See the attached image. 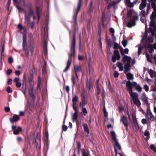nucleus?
I'll return each instance as SVG.
<instances>
[{"mask_svg": "<svg viewBox=\"0 0 156 156\" xmlns=\"http://www.w3.org/2000/svg\"><path fill=\"white\" fill-rule=\"evenodd\" d=\"M151 6L154 11L150 16L151 21L150 23V28L152 29L153 27L154 30H156V24H155L156 22V5L154 3L152 2Z\"/></svg>", "mask_w": 156, "mask_h": 156, "instance_id": "obj_1", "label": "nucleus"}, {"mask_svg": "<svg viewBox=\"0 0 156 156\" xmlns=\"http://www.w3.org/2000/svg\"><path fill=\"white\" fill-rule=\"evenodd\" d=\"M23 47L27 55L28 56L29 55V51H30L32 54L34 51L33 48L30 45L28 47H27L26 43V36L25 34L23 35Z\"/></svg>", "mask_w": 156, "mask_h": 156, "instance_id": "obj_2", "label": "nucleus"}, {"mask_svg": "<svg viewBox=\"0 0 156 156\" xmlns=\"http://www.w3.org/2000/svg\"><path fill=\"white\" fill-rule=\"evenodd\" d=\"M126 84L129 93L132 98L131 100L138 98L139 97L138 94L136 92H133L132 91V89L133 87H132L131 83L129 81H128L126 82Z\"/></svg>", "mask_w": 156, "mask_h": 156, "instance_id": "obj_3", "label": "nucleus"}, {"mask_svg": "<svg viewBox=\"0 0 156 156\" xmlns=\"http://www.w3.org/2000/svg\"><path fill=\"white\" fill-rule=\"evenodd\" d=\"M11 127L12 130H13V133L15 135H18L22 131V128L20 126H12Z\"/></svg>", "mask_w": 156, "mask_h": 156, "instance_id": "obj_4", "label": "nucleus"}, {"mask_svg": "<svg viewBox=\"0 0 156 156\" xmlns=\"http://www.w3.org/2000/svg\"><path fill=\"white\" fill-rule=\"evenodd\" d=\"M114 55L112 57V61L113 62H115L116 59L119 60L120 58V56L119 51L117 50L114 51Z\"/></svg>", "mask_w": 156, "mask_h": 156, "instance_id": "obj_5", "label": "nucleus"}, {"mask_svg": "<svg viewBox=\"0 0 156 156\" xmlns=\"http://www.w3.org/2000/svg\"><path fill=\"white\" fill-rule=\"evenodd\" d=\"M136 16L133 18V20L129 22L127 24V26L129 27H131L135 25V21L137 20L138 19V16L136 12L135 13Z\"/></svg>", "mask_w": 156, "mask_h": 156, "instance_id": "obj_6", "label": "nucleus"}, {"mask_svg": "<svg viewBox=\"0 0 156 156\" xmlns=\"http://www.w3.org/2000/svg\"><path fill=\"white\" fill-rule=\"evenodd\" d=\"M112 139L114 141V144L115 146H119L120 145L117 141L116 134L114 131L111 132Z\"/></svg>", "mask_w": 156, "mask_h": 156, "instance_id": "obj_7", "label": "nucleus"}, {"mask_svg": "<svg viewBox=\"0 0 156 156\" xmlns=\"http://www.w3.org/2000/svg\"><path fill=\"white\" fill-rule=\"evenodd\" d=\"M148 98L145 93H142L140 95V99L145 104L148 103Z\"/></svg>", "mask_w": 156, "mask_h": 156, "instance_id": "obj_8", "label": "nucleus"}, {"mask_svg": "<svg viewBox=\"0 0 156 156\" xmlns=\"http://www.w3.org/2000/svg\"><path fill=\"white\" fill-rule=\"evenodd\" d=\"M75 39H73L72 46L71 48V53L70 54V57L73 56L74 54L75 46Z\"/></svg>", "mask_w": 156, "mask_h": 156, "instance_id": "obj_9", "label": "nucleus"}, {"mask_svg": "<svg viewBox=\"0 0 156 156\" xmlns=\"http://www.w3.org/2000/svg\"><path fill=\"white\" fill-rule=\"evenodd\" d=\"M132 84V87H133V86H135L136 88V90L138 92H140L142 90V87L139 85L137 84L136 82H133Z\"/></svg>", "mask_w": 156, "mask_h": 156, "instance_id": "obj_10", "label": "nucleus"}, {"mask_svg": "<svg viewBox=\"0 0 156 156\" xmlns=\"http://www.w3.org/2000/svg\"><path fill=\"white\" fill-rule=\"evenodd\" d=\"M122 60L124 62H126V64H130L131 58L129 56L125 55L122 58Z\"/></svg>", "mask_w": 156, "mask_h": 156, "instance_id": "obj_11", "label": "nucleus"}, {"mask_svg": "<svg viewBox=\"0 0 156 156\" xmlns=\"http://www.w3.org/2000/svg\"><path fill=\"white\" fill-rule=\"evenodd\" d=\"M10 120L12 123L18 121L20 119L19 116L17 115H14L12 118H10Z\"/></svg>", "mask_w": 156, "mask_h": 156, "instance_id": "obj_12", "label": "nucleus"}, {"mask_svg": "<svg viewBox=\"0 0 156 156\" xmlns=\"http://www.w3.org/2000/svg\"><path fill=\"white\" fill-rule=\"evenodd\" d=\"M148 72L149 73L150 76L152 78L156 77V73L155 72L150 69H148Z\"/></svg>", "mask_w": 156, "mask_h": 156, "instance_id": "obj_13", "label": "nucleus"}, {"mask_svg": "<svg viewBox=\"0 0 156 156\" xmlns=\"http://www.w3.org/2000/svg\"><path fill=\"white\" fill-rule=\"evenodd\" d=\"M146 116L149 120L151 121H153L154 120V116L151 112H147Z\"/></svg>", "mask_w": 156, "mask_h": 156, "instance_id": "obj_14", "label": "nucleus"}, {"mask_svg": "<svg viewBox=\"0 0 156 156\" xmlns=\"http://www.w3.org/2000/svg\"><path fill=\"white\" fill-rule=\"evenodd\" d=\"M131 102H133L134 104L137 106H140L141 105L140 101L138 98L133 100H131Z\"/></svg>", "mask_w": 156, "mask_h": 156, "instance_id": "obj_15", "label": "nucleus"}, {"mask_svg": "<svg viewBox=\"0 0 156 156\" xmlns=\"http://www.w3.org/2000/svg\"><path fill=\"white\" fill-rule=\"evenodd\" d=\"M124 72L126 73L129 71L130 70V64H126L124 66Z\"/></svg>", "mask_w": 156, "mask_h": 156, "instance_id": "obj_16", "label": "nucleus"}, {"mask_svg": "<svg viewBox=\"0 0 156 156\" xmlns=\"http://www.w3.org/2000/svg\"><path fill=\"white\" fill-rule=\"evenodd\" d=\"M132 127L133 129L135 131L138 129L139 126L137 122V120H136V122H133V123L132 125Z\"/></svg>", "mask_w": 156, "mask_h": 156, "instance_id": "obj_17", "label": "nucleus"}, {"mask_svg": "<svg viewBox=\"0 0 156 156\" xmlns=\"http://www.w3.org/2000/svg\"><path fill=\"white\" fill-rule=\"evenodd\" d=\"M146 0H142V3L140 5L139 9L141 10L144 8L146 6Z\"/></svg>", "mask_w": 156, "mask_h": 156, "instance_id": "obj_18", "label": "nucleus"}, {"mask_svg": "<svg viewBox=\"0 0 156 156\" xmlns=\"http://www.w3.org/2000/svg\"><path fill=\"white\" fill-rule=\"evenodd\" d=\"M154 49H156V44H154L153 46L151 44H149L148 48H149V51L150 53H152L153 51V50L152 49V48Z\"/></svg>", "mask_w": 156, "mask_h": 156, "instance_id": "obj_19", "label": "nucleus"}, {"mask_svg": "<svg viewBox=\"0 0 156 156\" xmlns=\"http://www.w3.org/2000/svg\"><path fill=\"white\" fill-rule=\"evenodd\" d=\"M117 65V67L119 68V70L120 71H122L123 70L122 64L121 63L119 62H118Z\"/></svg>", "mask_w": 156, "mask_h": 156, "instance_id": "obj_20", "label": "nucleus"}, {"mask_svg": "<svg viewBox=\"0 0 156 156\" xmlns=\"http://www.w3.org/2000/svg\"><path fill=\"white\" fill-rule=\"evenodd\" d=\"M122 120L124 126H127L128 125L127 119L124 116H123L122 118Z\"/></svg>", "mask_w": 156, "mask_h": 156, "instance_id": "obj_21", "label": "nucleus"}, {"mask_svg": "<svg viewBox=\"0 0 156 156\" xmlns=\"http://www.w3.org/2000/svg\"><path fill=\"white\" fill-rule=\"evenodd\" d=\"M125 2L128 6L130 7H133V4L131 3L130 0H125Z\"/></svg>", "mask_w": 156, "mask_h": 156, "instance_id": "obj_22", "label": "nucleus"}, {"mask_svg": "<svg viewBox=\"0 0 156 156\" xmlns=\"http://www.w3.org/2000/svg\"><path fill=\"white\" fill-rule=\"evenodd\" d=\"M78 101V97L75 95L74 98H73L72 99V101L73 102V105H76V102Z\"/></svg>", "mask_w": 156, "mask_h": 156, "instance_id": "obj_23", "label": "nucleus"}, {"mask_svg": "<svg viewBox=\"0 0 156 156\" xmlns=\"http://www.w3.org/2000/svg\"><path fill=\"white\" fill-rule=\"evenodd\" d=\"M74 69L75 72L76 74L77 73L80 71L81 70L80 67L78 66H74Z\"/></svg>", "mask_w": 156, "mask_h": 156, "instance_id": "obj_24", "label": "nucleus"}, {"mask_svg": "<svg viewBox=\"0 0 156 156\" xmlns=\"http://www.w3.org/2000/svg\"><path fill=\"white\" fill-rule=\"evenodd\" d=\"M126 77L128 80L133 79V77L132 74L130 73H126Z\"/></svg>", "mask_w": 156, "mask_h": 156, "instance_id": "obj_25", "label": "nucleus"}, {"mask_svg": "<svg viewBox=\"0 0 156 156\" xmlns=\"http://www.w3.org/2000/svg\"><path fill=\"white\" fill-rule=\"evenodd\" d=\"M78 117L77 113H74L72 115V119L73 121L77 119Z\"/></svg>", "mask_w": 156, "mask_h": 156, "instance_id": "obj_26", "label": "nucleus"}, {"mask_svg": "<svg viewBox=\"0 0 156 156\" xmlns=\"http://www.w3.org/2000/svg\"><path fill=\"white\" fill-rule=\"evenodd\" d=\"M71 63V61H70L69 60L67 62L66 66L64 70V71H66L69 69V66L70 65Z\"/></svg>", "mask_w": 156, "mask_h": 156, "instance_id": "obj_27", "label": "nucleus"}, {"mask_svg": "<svg viewBox=\"0 0 156 156\" xmlns=\"http://www.w3.org/2000/svg\"><path fill=\"white\" fill-rule=\"evenodd\" d=\"M129 50L127 48H126L123 50L122 49L120 51V53L122 55H124L125 54H128Z\"/></svg>", "mask_w": 156, "mask_h": 156, "instance_id": "obj_28", "label": "nucleus"}, {"mask_svg": "<svg viewBox=\"0 0 156 156\" xmlns=\"http://www.w3.org/2000/svg\"><path fill=\"white\" fill-rule=\"evenodd\" d=\"M145 80L147 82V83L149 84H151L153 83V81L152 80L149 79L147 77L146 78Z\"/></svg>", "mask_w": 156, "mask_h": 156, "instance_id": "obj_29", "label": "nucleus"}, {"mask_svg": "<svg viewBox=\"0 0 156 156\" xmlns=\"http://www.w3.org/2000/svg\"><path fill=\"white\" fill-rule=\"evenodd\" d=\"M83 127L85 131L87 132V133H89V131L87 126L86 124H83Z\"/></svg>", "mask_w": 156, "mask_h": 156, "instance_id": "obj_30", "label": "nucleus"}, {"mask_svg": "<svg viewBox=\"0 0 156 156\" xmlns=\"http://www.w3.org/2000/svg\"><path fill=\"white\" fill-rule=\"evenodd\" d=\"M149 134L150 133L149 132L147 131H146L144 133V135L145 136H147V140L149 138Z\"/></svg>", "mask_w": 156, "mask_h": 156, "instance_id": "obj_31", "label": "nucleus"}, {"mask_svg": "<svg viewBox=\"0 0 156 156\" xmlns=\"http://www.w3.org/2000/svg\"><path fill=\"white\" fill-rule=\"evenodd\" d=\"M81 0H79V2L78 4L77 8V12L79 10L81 7Z\"/></svg>", "mask_w": 156, "mask_h": 156, "instance_id": "obj_32", "label": "nucleus"}, {"mask_svg": "<svg viewBox=\"0 0 156 156\" xmlns=\"http://www.w3.org/2000/svg\"><path fill=\"white\" fill-rule=\"evenodd\" d=\"M144 89L146 92H147L149 91V87L146 84H144Z\"/></svg>", "mask_w": 156, "mask_h": 156, "instance_id": "obj_33", "label": "nucleus"}, {"mask_svg": "<svg viewBox=\"0 0 156 156\" xmlns=\"http://www.w3.org/2000/svg\"><path fill=\"white\" fill-rule=\"evenodd\" d=\"M142 49V47L140 45H138V55H139L141 53V50Z\"/></svg>", "mask_w": 156, "mask_h": 156, "instance_id": "obj_34", "label": "nucleus"}, {"mask_svg": "<svg viewBox=\"0 0 156 156\" xmlns=\"http://www.w3.org/2000/svg\"><path fill=\"white\" fill-rule=\"evenodd\" d=\"M82 153L83 156H88V154L85 151V150L83 149L82 150Z\"/></svg>", "mask_w": 156, "mask_h": 156, "instance_id": "obj_35", "label": "nucleus"}, {"mask_svg": "<svg viewBox=\"0 0 156 156\" xmlns=\"http://www.w3.org/2000/svg\"><path fill=\"white\" fill-rule=\"evenodd\" d=\"M140 14L141 16H145V12L143 10H142L140 12Z\"/></svg>", "mask_w": 156, "mask_h": 156, "instance_id": "obj_36", "label": "nucleus"}, {"mask_svg": "<svg viewBox=\"0 0 156 156\" xmlns=\"http://www.w3.org/2000/svg\"><path fill=\"white\" fill-rule=\"evenodd\" d=\"M133 14V12L131 10H129L127 11V16L128 17H129L131 15Z\"/></svg>", "mask_w": 156, "mask_h": 156, "instance_id": "obj_37", "label": "nucleus"}, {"mask_svg": "<svg viewBox=\"0 0 156 156\" xmlns=\"http://www.w3.org/2000/svg\"><path fill=\"white\" fill-rule=\"evenodd\" d=\"M6 91L8 93H11L12 92V90L11 88L10 87H8L6 88Z\"/></svg>", "mask_w": 156, "mask_h": 156, "instance_id": "obj_38", "label": "nucleus"}, {"mask_svg": "<svg viewBox=\"0 0 156 156\" xmlns=\"http://www.w3.org/2000/svg\"><path fill=\"white\" fill-rule=\"evenodd\" d=\"M82 112L84 115H85L87 113V111L85 108L82 109Z\"/></svg>", "mask_w": 156, "mask_h": 156, "instance_id": "obj_39", "label": "nucleus"}, {"mask_svg": "<svg viewBox=\"0 0 156 156\" xmlns=\"http://www.w3.org/2000/svg\"><path fill=\"white\" fill-rule=\"evenodd\" d=\"M103 111H104V115L106 117H107V116H108V113L106 111V109L105 108H104V109H103Z\"/></svg>", "mask_w": 156, "mask_h": 156, "instance_id": "obj_40", "label": "nucleus"}, {"mask_svg": "<svg viewBox=\"0 0 156 156\" xmlns=\"http://www.w3.org/2000/svg\"><path fill=\"white\" fill-rule=\"evenodd\" d=\"M73 108L74 110H75V113H77L78 112V111L77 108H76V105H73Z\"/></svg>", "mask_w": 156, "mask_h": 156, "instance_id": "obj_41", "label": "nucleus"}, {"mask_svg": "<svg viewBox=\"0 0 156 156\" xmlns=\"http://www.w3.org/2000/svg\"><path fill=\"white\" fill-rule=\"evenodd\" d=\"M119 74L118 72L115 71L114 73V76L115 77H117L119 76Z\"/></svg>", "mask_w": 156, "mask_h": 156, "instance_id": "obj_42", "label": "nucleus"}, {"mask_svg": "<svg viewBox=\"0 0 156 156\" xmlns=\"http://www.w3.org/2000/svg\"><path fill=\"white\" fill-rule=\"evenodd\" d=\"M26 76L25 74H24L23 76V84L24 83V82L25 81V80L26 79Z\"/></svg>", "mask_w": 156, "mask_h": 156, "instance_id": "obj_43", "label": "nucleus"}, {"mask_svg": "<svg viewBox=\"0 0 156 156\" xmlns=\"http://www.w3.org/2000/svg\"><path fill=\"white\" fill-rule=\"evenodd\" d=\"M12 70L11 69H9L6 72V74L7 75H9L12 72Z\"/></svg>", "mask_w": 156, "mask_h": 156, "instance_id": "obj_44", "label": "nucleus"}, {"mask_svg": "<svg viewBox=\"0 0 156 156\" xmlns=\"http://www.w3.org/2000/svg\"><path fill=\"white\" fill-rule=\"evenodd\" d=\"M122 43L124 47H125L126 46V44H127V42H126V41H125V40H123L122 41Z\"/></svg>", "mask_w": 156, "mask_h": 156, "instance_id": "obj_45", "label": "nucleus"}, {"mask_svg": "<svg viewBox=\"0 0 156 156\" xmlns=\"http://www.w3.org/2000/svg\"><path fill=\"white\" fill-rule=\"evenodd\" d=\"M145 16H141L140 18V20L142 23H144V21L145 20Z\"/></svg>", "mask_w": 156, "mask_h": 156, "instance_id": "obj_46", "label": "nucleus"}, {"mask_svg": "<svg viewBox=\"0 0 156 156\" xmlns=\"http://www.w3.org/2000/svg\"><path fill=\"white\" fill-rule=\"evenodd\" d=\"M21 83L20 82H17L16 83V86L17 87H20L21 86Z\"/></svg>", "mask_w": 156, "mask_h": 156, "instance_id": "obj_47", "label": "nucleus"}, {"mask_svg": "<svg viewBox=\"0 0 156 156\" xmlns=\"http://www.w3.org/2000/svg\"><path fill=\"white\" fill-rule=\"evenodd\" d=\"M132 118L133 119V121L136 122V118L135 115L134 114H132Z\"/></svg>", "mask_w": 156, "mask_h": 156, "instance_id": "obj_48", "label": "nucleus"}, {"mask_svg": "<svg viewBox=\"0 0 156 156\" xmlns=\"http://www.w3.org/2000/svg\"><path fill=\"white\" fill-rule=\"evenodd\" d=\"M141 122L144 124H145L147 122V120L145 119H142Z\"/></svg>", "mask_w": 156, "mask_h": 156, "instance_id": "obj_49", "label": "nucleus"}, {"mask_svg": "<svg viewBox=\"0 0 156 156\" xmlns=\"http://www.w3.org/2000/svg\"><path fill=\"white\" fill-rule=\"evenodd\" d=\"M97 90L98 91V94H99L100 93V89L99 88V85H97Z\"/></svg>", "mask_w": 156, "mask_h": 156, "instance_id": "obj_50", "label": "nucleus"}, {"mask_svg": "<svg viewBox=\"0 0 156 156\" xmlns=\"http://www.w3.org/2000/svg\"><path fill=\"white\" fill-rule=\"evenodd\" d=\"M13 61V59L12 57H10L8 59V61H9V63H11Z\"/></svg>", "mask_w": 156, "mask_h": 156, "instance_id": "obj_51", "label": "nucleus"}, {"mask_svg": "<svg viewBox=\"0 0 156 156\" xmlns=\"http://www.w3.org/2000/svg\"><path fill=\"white\" fill-rule=\"evenodd\" d=\"M148 41L149 42H152L153 41V39L151 37H150L148 38Z\"/></svg>", "mask_w": 156, "mask_h": 156, "instance_id": "obj_52", "label": "nucleus"}, {"mask_svg": "<svg viewBox=\"0 0 156 156\" xmlns=\"http://www.w3.org/2000/svg\"><path fill=\"white\" fill-rule=\"evenodd\" d=\"M19 80H20V79H19V78H18V77L15 78L14 79V81L16 83L17 82H19Z\"/></svg>", "mask_w": 156, "mask_h": 156, "instance_id": "obj_53", "label": "nucleus"}, {"mask_svg": "<svg viewBox=\"0 0 156 156\" xmlns=\"http://www.w3.org/2000/svg\"><path fill=\"white\" fill-rule=\"evenodd\" d=\"M117 2H114V1H113V2H112V3H111V4H110V5H108V6L109 7L111 6H113Z\"/></svg>", "mask_w": 156, "mask_h": 156, "instance_id": "obj_54", "label": "nucleus"}, {"mask_svg": "<svg viewBox=\"0 0 156 156\" xmlns=\"http://www.w3.org/2000/svg\"><path fill=\"white\" fill-rule=\"evenodd\" d=\"M146 55L148 61L149 62H151V60L149 58V55L147 54H146Z\"/></svg>", "mask_w": 156, "mask_h": 156, "instance_id": "obj_55", "label": "nucleus"}, {"mask_svg": "<svg viewBox=\"0 0 156 156\" xmlns=\"http://www.w3.org/2000/svg\"><path fill=\"white\" fill-rule=\"evenodd\" d=\"M15 74L17 76H19L20 74V72L19 71L16 70L15 71Z\"/></svg>", "mask_w": 156, "mask_h": 156, "instance_id": "obj_56", "label": "nucleus"}, {"mask_svg": "<svg viewBox=\"0 0 156 156\" xmlns=\"http://www.w3.org/2000/svg\"><path fill=\"white\" fill-rule=\"evenodd\" d=\"M150 148L154 152H156V147H150Z\"/></svg>", "mask_w": 156, "mask_h": 156, "instance_id": "obj_57", "label": "nucleus"}, {"mask_svg": "<svg viewBox=\"0 0 156 156\" xmlns=\"http://www.w3.org/2000/svg\"><path fill=\"white\" fill-rule=\"evenodd\" d=\"M5 111L6 112H8L10 110V108L9 107H6L5 108Z\"/></svg>", "mask_w": 156, "mask_h": 156, "instance_id": "obj_58", "label": "nucleus"}, {"mask_svg": "<svg viewBox=\"0 0 156 156\" xmlns=\"http://www.w3.org/2000/svg\"><path fill=\"white\" fill-rule=\"evenodd\" d=\"M28 149V148L27 147H26L24 148L23 149V150L24 153H25L27 154V151Z\"/></svg>", "mask_w": 156, "mask_h": 156, "instance_id": "obj_59", "label": "nucleus"}, {"mask_svg": "<svg viewBox=\"0 0 156 156\" xmlns=\"http://www.w3.org/2000/svg\"><path fill=\"white\" fill-rule=\"evenodd\" d=\"M30 16H33V18L34 19L35 18V16H34V15H33V12L32 11H30Z\"/></svg>", "mask_w": 156, "mask_h": 156, "instance_id": "obj_60", "label": "nucleus"}, {"mask_svg": "<svg viewBox=\"0 0 156 156\" xmlns=\"http://www.w3.org/2000/svg\"><path fill=\"white\" fill-rule=\"evenodd\" d=\"M8 83L9 84H10L12 83V80L11 79H9L7 81Z\"/></svg>", "mask_w": 156, "mask_h": 156, "instance_id": "obj_61", "label": "nucleus"}, {"mask_svg": "<svg viewBox=\"0 0 156 156\" xmlns=\"http://www.w3.org/2000/svg\"><path fill=\"white\" fill-rule=\"evenodd\" d=\"M116 147H114L115 153V156H117V150H116Z\"/></svg>", "mask_w": 156, "mask_h": 156, "instance_id": "obj_62", "label": "nucleus"}, {"mask_svg": "<svg viewBox=\"0 0 156 156\" xmlns=\"http://www.w3.org/2000/svg\"><path fill=\"white\" fill-rule=\"evenodd\" d=\"M17 140L19 142H20L22 141V139L21 137H18L17 138Z\"/></svg>", "mask_w": 156, "mask_h": 156, "instance_id": "obj_63", "label": "nucleus"}, {"mask_svg": "<svg viewBox=\"0 0 156 156\" xmlns=\"http://www.w3.org/2000/svg\"><path fill=\"white\" fill-rule=\"evenodd\" d=\"M110 32L112 34H113L114 32V30L112 28H110L109 29Z\"/></svg>", "mask_w": 156, "mask_h": 156, "instance_id": "obj_64", "label": "nucleus"}]
</instances>
